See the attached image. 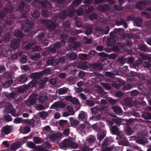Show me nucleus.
<instances>
[{"label": "nucleus", "instance_id": "1a4fd4ad", "mask_svg": "<svg viewBox=\"0 0 151 151\" xmlns=\"http://www.w3.org/2000/svg\"><path fill=\"white\" fill-rule=\"evenodd\" d=\"M12 126L6 125L2 127L1 129L2 134H4L5 135L10 134L12 130Z\"/></svg>", "mask_w": 151, "mask_h": 151}, {"label": "nucleus", "instance_id": "e2e57ef3", "mask_svg": "<svg viewBox=\"0 0 151 151\" xmlns=\"http://www.w3.org/2000/svg\"><path fill=\"white\" fill-rule=\"evenodd\" d=\"M32 15V17L35 19H36L40 16V13L37 11H35Z\"/></svg>", "mask_w": 151, "mask_h": 151}, {"label": "nucleus", "instance_id": "0eeeda50", "mask_svg": "<svg viewBox=\"0 0 151 151\" xmlns=\"http://www.w3.org/2000/svg\"><path fill=\"white\" fill-rule=\"evenodd\" d=\"M40 4L45 9L51 10L53 9L51 3L47 0L41 1H40Z\"/></svg>", "mask_w": 151, "mask_h": 151}, {"label": "nucleus", "instance_id": "a18cd8bd", "mask_svg": "<svg viewBox=\"0 0 151 151\" xmlns=\"http://www.w3.org/2000/svg\"><path fill=\"white\" fill-rule=\"evenodd\" d=\"M125 131L126 133L128 135H131L133 133V131L129 127H127Z\"/></svg>", "mask_w": 151, "mask_h": 151}, {"label": "nucleus", "instance_id": "8fccbe9b", "mask_svg": "<svg viewBox=\"0 0 151 151\" xmlns=\"http://www.w3.org/2000/svg\"><path fill=\"white\" fill-rule=\"evenodd\" d=\"M4 119L7 122H9L12 121V116L9 114L5 115L4 116Z\"/></svg>", "mask_w": 151, "mask_h": 151}, {"label": "nucleus", "instance_id": "69168bd1", "mask_svg": "<svg viewBox=\"0 0 151 151\" xmlns=\"http://www.w3.org/2000/svg\"><path fill=\"white\" fill-rule=\"evenodd\" d=\"M141 14L142 15L145 16V17L147 18H151V15L148 12L145 11L142 12H141Z\"/></svg>", "mask_w": 151, "mask_h": 151}, {"label": "nucleus", "instance_id": "f8f14e48", "mask_svg": "<svg viewBox=\"0 0 151 151\" xmlns=\"http://www.w3.org/2000/svg\"><path fill=\"white\" fill-rule=\"evenodd\" d=\"M5 109L7 112L11 114L13 116L15 115V112L12 105L10 104L5 106Z\"/></svg>", "mask_w": 151, "mask_h": 151}, {"label": "nucleus", "instance_id": "bf43d9fd", "mask_svg": "<svg viewBox=\"0 0 151 151\" xmlns=\"http://www.w3.org/2000/svg\"><path fill=\"white\" fill-rule=\"evenodd\" d=\"M27 56L25 55H22L20 60V62L24 64L27 63Z\"/></svg>", "mask_w": 151, "mask_h": 151}, {"label": "nucleus", "instance_id": "09e8293b", "mask_svg": "<svg viewBox=\"0 0 151 151\" xmlns=\"http://www.w3.org/2000/svg\"><path fill=\"white\" fill-rule=\"evenodd\" d=\"M67 109L68 111L71 115H73L74 114L75 112L73 111V107L72 106L68 105L67 107Z\"/></svg>", "mask_w": 151, "mask_h": 151}, {"label": "nucleus", "instance_id": "a19ab883", "mask_svg": "<svg viewBox=\"0 0 151 151\" xmlns=\"http://www.w3.org/2000/svg\"><path fill=\"white\" fill-rule=\"evenodd\" d=\"M27 90V88L26 86H22L18 88L17 92L19 93H22L26 91Z\"/></svg>", "mask_w": 151, "mask_h": 151}, {"label": "nucleus", "instance_id": "e433bc0d", "mask_svg": "<svg viewBox=\"0 0 151 151\" xmlns=\"http://www.w3.org/2000/svg\"><path fill=\"white\" fill-rule=\"evenodd\" d=\"M96 140V137L94 136H91L87 139L89 145H92L94 143Z\"/></svg>", "mask_w": 151, "mask_h": 151}, {"label": "nucleus", "instance_id": "37998d69", "mask_svg": "<svg viewBox=\"0 0 151 151\" xmlns=\"http://www.w3.org/2000/svg\"><path fill=\"white\" fill-rule=\"evenodd\" d=\"M48 97L47 96H43L40 97L39 98V102L41 103L45 102L48 99Z\"/></svg>", "mask_w": 151, "mask_h": 151}, {"label": "nucleus", "instance_id": "a211bd4d", "mask_svg": "<svg viewBox=\"0 0 151 151\" xmlns=\"http://www.w3.org/2000/svg\"><path fill=\"white\" fill-rule=\"evenodd\" d=\"M66 99L74 104H78L79 103V101L77 98L75 97L73 98L71 96H67Z\"/></svg>", "mask_w": 151, "mask_h": 151}, {"label": "nucleus", "instance_id": "6e6552de", "mask_svg": "<svg viewBox=\"0 0 151 151\" xmlns=\"http://www.w3.org/2000/svg\"><path fill=\"white\" fill-rule=\"evenodd\" d=\"M103 65L101 63L89 64V68H90L94 70H102L103 68Z\"/></svg>", "mask_w": 151, "mask_h": 151}, {"label": "nucleus", "instance_id": "79ce46f5", "mask_svg": "<svg viewBox=\"0 0 151 151\" xmlns=\"http://www.w3.org/2000/svg\"><path fill=\"white\" fill-rule=\"evenodd\" d=\"M46 82L43 80H40L38 81L39 86L40 88L42 89L45 87Z\"/></svg>", "mask_w": 151, "mask_h": 151}, {"label": "nucleus", "instance_id": "6ab92c4d", "mask_svg": "<svg viewBox=\"0 0 151 151\" xmlns=\"http://www.w3.org/2000/svg\"><path fill=\"white\" fill-rule=\"evenodd\" d=\"M71 140L68 139H65L63 140V141L61 143L60 145L63 148H65L68 147H69Z\"/></svg>", "mask_w": 151, "mask_h": 151}, {"label": "nucleus", "instance_id": "cd10ccee", "mask_svg": "<svg viewBox=\"0 0 151 151\" xmlns=\"http://www.w3.org/2000/svg\"><path fill=\"white\" fill-rule=\"evenodd\" d=\"M98 110L101 113L106 112L108 111V108L106 106L101 105L98 106Z\"/></svg>", "mask_w": 151, "mask_h": 151}, {"label": "nucleus", "instance_id": "864d4df0", "mask_svg": "<svg viewBox=\"0 0 151 151\" xmlns=\"http://www.w3.org/2000/svg\"><path fill=\"white\" fill-rule=\"evenodd\" d=\"M91 118V119L94 121H97L100 120L101 118V116L100 115H93Z\"/></svg>", "mask_w": 151, "mask_h": 151}, {"label": "nucleus", "instance_id": "680f3d73", "mask_svg": "<svg viewBox=\"0 0 151 151\" xmlns=\"http://www.w3.org/2000/svg\"><path fill=\"white\" fill-rule=\"evenodd\" d=\"M69 147H71L73 149H76L78 147V144L73 142L71 140L70 144L69 145Z\"/></svg>", "mask_w": 151, "mask_h": 151}, {"label": "nucleus", "instance_id": "338daca9", "mask_svg": "<svg viewBox=\"0 0 151 151\" xmlns=\"http://www.w3.org/2000/svg\"><path fill=\"white\" fill-rule=\"evenodd\" d=\"M53 46L56 49H57L61 47L62 43L60 42H58L53 45Z\"/></svg>", "mask_w": 151, "mask_h": 151}, {"label": "nucleus", "instance_id": "774afa93", "mask_svg": "<svg viewBox=\"0 0 151 151\" xmlns=\"http://www.w3.org/2000/svg\"><path fill=\"white\" fill-rule=\"evenodd\" d=\"M124 101L126 104L128 106H131L132 105L131 100L129 98H127L125 99Z\"/></svg>", "mask_w": 151, "mask_h": 151}, {"label": "nucleus", "instance_id": "603ef678", "mask_svg": "<svg viewBox=\"0 0 151 151\" xmlns=\"http://www.w3.org/2000/svg\"><path fill=\"white\" fill-rule=\"evenodd\" d=\"M114 32L115 33V34H120L122 33V32L124 31L123 28H115L114 30Z\"/></svg>", "mask_w": 151, "mask_h": 151}, {"label": "nucleus", "instance_id": "bb28decb", "mask_svg": "<svg viewBox=\"0 0 151 151\" xmlns=\"http://www.w3.org/2000/svg\"><path fill=\"white\" fill-rule=\"evenodd\" d=\"M52 70V69L50 68H46L41 71L42 76H47L51 74V71Z\"/></svg>", "mask_w": 151, "mask_h": 151}, {"label": "nucleus", "instance_id": "6e6d98bb", "mask_svg": "<svg viewBox=\"0 0 151 151\" xmlns=\"http://www.w3.org/2000/svg\"><path fill=\"white\" fill-rule=\"evenodd\" d=\"M136 142L137 143L142 145H143L145 143V141L144 140V139H143L142 137H141V138H138L136 140Z\"/></svg>", "mask_w": 151, "mask_h": 151}, {"label": "nucleus", "instance_id": "393cba45", "mask_svg": "<svg viewBox=\"0 0 151 151\" xmlns=\"http://www.w3.org/2000/svg\"><path fill=\"white\" fill-rule=\"evenodd\" d=\"M13 80L10 79L5 82L3 83V87L4 88H6L11 86L13 84Z\"/></svg>", "mask_w": 151, "mask_h": 151}, {"label": "nucleus", "instance_id": "de8ad7c7", "mask_svg": "<svg viewBox=\"0 0 151 151\" xmlns=\"http://www.w3.org/2000/svg\"><path fill=\"white\" fill-rule=\"evenodd\" d=\"M116 41L114 38H111L108 40V43L110 46L114 45L116 43Z\"/></svg>", "mask_w": 151, "mask_h": 151}, {"label": "nucleus", "instance_id": "13d9d810", "mask_svg": "<svg viewBox=\"0 0 151 151\" xmlns=\"http://www.w3.org/2000/svg\"><path fill=\"white\" fill-rule=\"evenodd\" d=\"M39 116L42 118H46L48 116V114L47 112L45 111L40 112L39 113Z\"/></svg>", "mask_w": 151, "mask_h": 151}, {"label": "nucleus", "instance_id": "f704fd0d", "mask_svg": "<svg viewBox=\"0 0 151 151\" xmlns=\"http://www.w3.org/2000/svg\"><path fill=\"white\" fill-rule=\"evenodd\" d=\"M24 34L20 30H17L14 33V36L18 38H22L24 36Z\"/></svg>", "mask_w": 151, "mask_h": 151}, {"label": "nucleus", "instance_id": "f3484780", "mask_svg": "<svg viewBox=\"0 0 151 151\" xmlns=\"http://www.w3.org/2000/svg\"><path fill=\"white\" fill-rule=\"evenodd\" d=\"M28 78L25 74H23L17 78V81L19 83L22 84L25 82Z\"/></svg>", "mask_w": 151, "mask_h": 151}, {"label": "nucleus", "instance_id": "ddd939ff", "mask_svg": "<svg viewBox=\"0 0 151 151\" xmlns=\"http://www.w3.org/2000/svg\"><path fill=\"white\" fill-rule=\"evenodd\" d=\"M19 42L18 39H14L11 42V47L14 49H17L19 46Z\"/></svg>", "mask_w": 151, "mask_h": 151}, {"label": "nucleus", "instance_id": "4be33fe9", "mask_svg": "<svg viewBox=\"0 0 151 151\" xmlns=\"http://www.w3.org/2000/svg\"><path fill=\"white\" fill-rule=\"evenodd\" d=\"M66 106V104L63 102H55L54 104L52 105V106L54 107H60L62 108H64Z\"/></svg>", "mask_w": 151, "mask_h": 151}, {"label": "nucleus", "instance_id": "c9c22d12", "mask_svg": "<svg viewBox=\"0 0 151 151\" xmlns=\"http://www.w3.org/2000/svg\"><path fill=\"white\" fill-rule=\"evenodd\" d=\"M138 47L139 50L144 52H147L148 50L147 46L143 44H140L139 45Z\"/></svg>", "mask_w": 151, "mask_h": 151}, {"label": "nucleus", "instance_id": "4468645a", "mask_svg": "<svg viewBox=\"0 0 151 151\" xmlns=\"http://www.w3.org/2000/svg\"><path fill=\"white\" fill-rule=\"evenodd\" d=\"M83 0H74L69 7V9H73L77 7L82 1Z\"/></svg>", "mask_w": 151, "mask_h": 151}, {"label": "nucleus", "instance_id": "5fc2aeb1", "mask_svg": "<svg viewBox=\"0 0 151 151\" xmlns=\"http://www.w3.org/2000/svg\"><path fill=\"white\" fill-rule=\"evenodd\" d=\"M77 55L74 53H72L70 54L69 56V58L71 60H75L77 57Z\"/></svg>", "mask_w": 151, "mask_h": 151}, {"label": "nucleus", "instance_id": "dca6fc26", "mask_svg": "<svg viewBox=\"0 0 151 151\" xmlns=\"http://www.w3.org/2000/svg\"><path fill=\"white\" fill-rule=\"evenodd\" d=\"M111 130L113 134L117 135L120 139H122L121 136L119 134L118 128L117 126H112L111 128Z\"/></svg>", "mask_w": 151, "mask_h": 151}, {"label": "nucleus", "instance_id": "0e129e2a", "mask_svg": "<svg viewBox=\"0 0 151 151\" xmlns=\"http://www.w3.org/2000/svg\"><path fill=\"white\" fill-rule=\"evenodd\" d=\"M71 120L70 121V123L72 126H76L78 125L79 123V122L77 120Z\"/></svg>", "mask_w": 151, "mask_h": 151}, {"label": "nucleus", "instance_id": "c756f323", "mask_svg": "<svg viewBox=\"0 0 151 151\" xmlns=\"http://www.w3.org/2000/svg\"><path fill=\"white\" fill-rule=\"evenodd\" d=\"M86 28L85 34L88 35H90L92 33V26L91 25L86 26Z\"/></svg>", "mask_w": 151, "mask_h": 151}, {"label": "nucleus", "instance_id": "20e7f679", "mask_svg": "<svg viewBox=\"0 0 151 151\" xmlns=\"http://www.w3.org/2000/svg\"><path fill=\"white\" fill-rule=\"evenodd\" d=\"M26 27L25 25L22 24L21 27V29L24 30L25 32H28L31 29V28L33 27L34 25V21L31 17L27 18L26 20Z\"/></svg>", "mask_w": 151, "mask_h": 151}, {"label": "nucleus", "instance_id": "c85d7f7f", "mask_svg": "<svg viewBox=\"0 0 151 151\" xmlns=\"http://www.w3.org/2000/svg\"><path fill=\"white\" fill-rule=\"evenodd\" d=\"M33 140L37 144H40L44 142V139L38 137H35L33 138Z\"/></svg>", "mask_w": 151, "mask_h": 151}, {"label": "nucleus", "instance_id": "39448f33", "mask_svg": "<svg viewBox=\"0 0 151 151\" xmlns=\"http://www.w3.org/2000/svg\"><path fill=\"white\" fill-rule=\"evenodd\" d=\"M151 4V0H141L137 2L136 4V7L137 9L140 10H142L143 9L142 6H145L147 5H150Z\"/></svg>", "mask_w": 151, "mask_h": 151}, {"label": "nucleus", "instance_id": "4c0bfd02", "mask_svg": "<svg viewBox=\"0 0 151 151\" xmlns=\"http://www.w3.org/2000/svg\"><path fill=\"white\" fill-rule=\"evenodd\" d=\"M82 32V31L80 30H77L75 29L74 30H72L68 31V33H70V35H74L79 34Z\"/></svg>", "mask_w": 151, "mask_h": 151}, {"label": "nucleus", "instance_id": "2eb2a0df", "mask_svg": "<svg viewBox=\"0 0 151 151\" xmlns=\"http://www.w3.org/2000/svg\"><path fill=\"white\" fill-rule=\"evenodd\" d=\"M98 10L102 12H105L108 11L109 9V5L107 4H104L103 5L99 4L98 6Z\"/></svg>", "mask_w": 151, "mask_h": 151}, {"label": "nucleus", "instance_id": "9b49d317", "mask_svg": "<svg viewBox=\"0 0 151 151\" xmlns=\"http://www.w3.org/2000/svg\"><path fill=\"white\" fill-rule=\"evenodd\" d=\"M37 100L34 96L31 95L29 97V99L27 102V104L28 106H31L35 104Z\"/></svg>", "mask_w": 151, "mask_h": 151}, {"label": "nucleus", "instance_id": "ea45409f", "mask_svg": "<svg viewBox=\"0 0 151 151\" xmlns=\"http://www.w3.org/2000/svg\"><path fill=\"white\" fill-rule=\"evenodd\" d=\"M119 144L123 146H127L129 145V142L125 139H121L119 142Z\"/></svg>", "mask_w": 151, "mask_h": 151}, {"label": "nucleus", "instance_id": "c03bdc74", "mask_svg": "<svg viewBox=\"0 0 151 151\" xmlns=\"http://www.w3.org/2000/svg\"><path fill=\"white\" fill-rule=\"evenodd\" d=\"M47 9H44L42 10V16L44 17H47L49 15V10Z\"/></svg>", "mask_w": 151, "mask_h": 151}, {"label": "nucleus", "instance_id": "7c9ffc66", "mask_svg": "<svg viewBox=\"0 0 151 151\" xmlns=\"http://www.w3.org/2000/svg\"><path fill=\"white\" fill-rule=\"evenodd\" d=\"M112 120L114 123L118 126L121 125L122 121H124V120L122 119H119L117 118H113L112 119Z\"/></svg>", "mask_w": 151, "mask_h": 151}, {"label": "nucleus", "instance_id": "49530a36", "mask_svg": "<svg viewBox=\"0 0 151 151\" xmlns=\"http://www.w3.org/2000/svg\"><path fill=\"white\" fill-rule=\"evenodd\" d=\"M86 117V114L85 112L82 111L78 116V117L79 120H83Z\"/></svg>", "mask_w": 151, "mask_h": 151}, {"label": "nucleus", "instance_id": "58836bf2", "mask_svg": "<svg viewBox=\"0 0 151 151\" xmlns=\"http://www.w3.org/2000/svg\"><path fill=\"white\" fill-rule=\"evenodd\" d=\"M58 134H52L50 135L49 137L50 140L51 142H53L58 138Z\"/></svg>", "mask_w": 151, "mask_h": 151}, {"label": "nucleus", "instance_id": "3c124183", "mask_svg": "<svg viewBox=\"0 0 151 151\" xmlns=\"http://www.w3.org/2000/svg\"><path fill=\"white\" fill-rule=\"evenodd\" d=\"M40 55L38 53H35L32 55L31 56V59L33 60H36L37 59L40 58Z\"/></svg>", "mask_w": 151, "mask_h": 151}, {"label": "nucleus", "instance_id": "f03ea898", "mask_svg": "<svg viewBox=\"0 0 151 151\" xmlns=\"http://www.w3.org/2000/svg\"><path fill=\"white\" fill-rule=\"evenodd\" d=\"M40 22L45 26L47 30L52 32L56 29L57 25L54 22L49 19H43L40 21Z\"/></svg>", "mask_w": 151, "mask_h": 151}, {"label": "nucleus", "instance_id": "7ed1b4c3", "mask_svg": "<svg viewBox=\"0 0 151 151\" xmlns=\"http://www.w3.org/2000/svg\"><path fill=\"white\" fill-rule=\"evenodd\" d=\"M14 8L12 5L11 3L8 2L6 6H5L4 9V13L2 11H0V19H3L5 17L6 14L7 13H11L13 12Z\"/></svg>", "mask_w": 151, "mask_h": 151}, {"label": "nucleus", "instance_id": "2f4dec72", "mask_svg": "<svg viewBox=\"0 0 151 151\" xmlns=\"http://www.w3.org/2000/svg\"><path fill=\"white\" fill-rule=\"evenodd\" d=\"M84 6V5H82L81 7H80L77 10L76 14L78 16H81L83 14L84 12H85Z\"/></svg>", "mask_w": 151, "mask_h": 151}, {"label": "nucleus", "instance_id": "72a5a7b5", "mask_svg": "<svg viewBox=\"0 0 151 151\" xmlns=\"http://www.w3.org/2000/svg\"><path fill=\"white\" fill-rule=\"evenodd\" d=\"M47 63L48 65L55 66L58 64L59 62L57 60L50 59L48 60Z\"/></svg>", "mask_w": 151, "mask_h": 151}, {"label": "nucleus", "instance_id": "412c9836", "mask_svg": "<svg viewBox=\"0 0 151 151\" xmlns=\"http://www.w3.org/2000/svg\"><path fill=\"white\" fill-rule=\"evenodd\" d=\"M84 8L85 10V12L87 14H89L92 12L94 9V8L93 6H88L86 5H84Z\"/></svg>", "mask_w": 151, "mask_h": 151}, {"label": "nucleus", "instance_id": "aec40b11", "mask_svg": "<svg viewBox=\"0 0 151 151\" xmlns=\"http://www.w3.org/2000/svg\"><path fill=\"white\" fill-rule=\"evenodd\" d=\"M112 109L114 112L119 115L122 114V110L120 107L118 106H114L112 107Z\"/></svg>", "mask_w": 151, "mask_h": 151}, {"label": "nucleus", "instance_id": "f257e3e1", "mask_svg": "<svg viewBox=\"0 0 151 151\" xmlns=\"http://www.w3.org/2000/svg\"><path fill=\"white\" fill-rule=\"evenodd\" d=\"M18 8L19 11L21 12V16L18 17L12 14L8 16L5 21L6 26H11L15 19L17 18H26L28 17L27 12L29 9V7L24 1H21L18 4Z\"/></svg>", "mask_w": 151, "mask_h": 151}, {"label": "nucleus", "instance_id": "4d7b16f0", "mask_svg": "<svg viewBox=\"0 0 151 151\" xmlns=\"http://www.w3.org/2000/svg\"><path fill=\"white\" fill-rule=\"evenodd\" d=\"M37 83V81L36 80H33L29 83L28 85L29 87H33L35 86Z\"/></svg>", "mask_w": 151, "mask_h": 151}, {"label": "nucleus", "instance_id": "a878e982", "mask_svg": "<svg viewBox=\"0 0 151 151\" xmlns=\"http://www.w3.org/2000/svg\"><path fill=\"white\" fill-rule=\"evenodd\" d=\"M68 90L69 88L65 87L60 88L58 90V93L60 95L65 94Z\"/></svg>", "mask_w": 151, "mask_h": 151}, {"label": "nucleus", "instance_id": "5701e85b", "mask_svg": "<svg viewBox=\"0 0 151 151\" xmlns=\"http://www.w3.org/2000/svg\"><path fill=\"white\" fill-rule=\"evenodd\" d=\"M42 76L41 72L40 73H32L30 76V77L33 79H38Z\"/></svg>", "mask_w": 151, "mask_h": 151}, {"label": "nucleus", "instance_id": "052dcab7", "mask_svg": "<svg viewBox=\"0 0 151 151\" xmlns=\"http://www.w3.org/2000/svg\"><path fill=\"white\" fill-rule=\"evenodd\" d=\"M142 117L145 119H151V114L145 113L142 114Z\"/></svg>", "mask_w": 151, "mask_h": 151}, {"label": "nucleus", "instance_id": "423d86ee", "mask_svg": "<svg viewBox=\"0 0 151 151\" xmlns=\"http://www.w3.org/2000/svg\"><path fill=\"white\" fill-rule=\"evenodd\" d=\"M27 145L29 148L33 149L37 151H49L40 146L37 147L34 143L32 142H27Z\"/></svg>", "mask_w": 151, "mask_h": 151}, {"label": "nucleus", "instance_id": "473e14b6", "mask_svg": "<svg viewBox=\"0 0 151 151\" xmlns=\"http://www.w3.org/2000/svg\"><path fill=\"white\" fill-rule=\"evenodd\" d=\"M68 15V12L65 10H64L59 14V17L61 19H64L66 18Z\"/></svg>", "mask_w": 151, "mask_h": 151}, {"label": "nucleus", "instance_id": "9d476101", "mask_svg": "<svg viewBox=\"0 0 151 151\" xmlns=\"http://www.w3.org/2000/svg\"><path fill=\"white\" fill-rule=\"evenodd\" d=\"M78 67L83 70H87L89 68V63L81 62L78 63Z\"/></svg>", "mask_w": 151, "mask_h": 151}, {"label": "nucleus", "instance_id": "b1692460", "mask_svg": "<svg viewBox=\"0 0 151 151\" xmlns=\"http://www.w3.org/2000/svg\"><path fill=\"white\" fill-rule=\"evenodd\" d=\"M142 19L140 17H137L134 21V23L135 24L136 26L138 27L142 25Z\"/></svg>", "mask_w": 151, "mask_h": 151}]
</instances>
